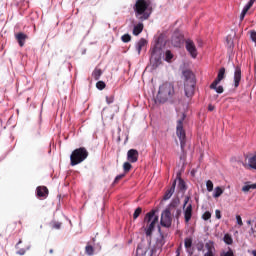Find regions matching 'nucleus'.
Returning <instances> with one entry per match:
<instances>
[{
  "instance_id": "1",
  "label": "nucleus",
  "mask_w": 256,
  "mask_h": 256,
  "mask_svg": "<svg viewBox=\"0 0 256 256\" xmlns=\"http://www.w3.org/2000/svg\"><path fill=\"white\" fill-rule=\"evenodd\" d=\"M173 95H175V87L172 83L166 82L159 86L157 99L160 100L161 103L169 101Z\"/></svg>"
},
{
  "instance_id": "2",
  "label": "nucleus",
  "mask_w": 256,
  "mask_h": 256,
  "mask_svg": "<svg viewBox=\"0 0 256 256\" xmlns=\"http://www.w3.org/2000/svg\"><path fill=\"white\" fill-rule=\"evenodd\" d=\"M184 75V90L186 97H193L195 93V75L190 70L183 72Z\"/></svg>"
},
{
  "instance_id": "3",
  "label": "nucleus",
  "mask_w": 256,
  "mask_h": 256,
  "mask_svg": "<svg viewBox=\"0 0 256 256\" xmlns=\"http://www.w3.org/2000/svg\"><path fill=\"white\" fill-rule=\"evenodd\" d=\"M135 11L136 17H138V19L141 21L149 19V16L151 15V8L149 7V3H147L145 0H137Z\"/></svg>"
},
{
  "instance_id": "4",
  "label": "nucleus",
  "mask_w": 256,
  "mask_h": 256,
  "mask_svg": "<svg viewBox=\"0 0 256 256\" xmlns=\"http://www.w3.org/2000/svg\"><path fill=\"white\" fill-rule=\"evenodd\" d=\"M144 223L146 224V235H151L153 231L155 230V227L159 225V216L155 214V211H151L146 214V217L144 219Z\"/></svg>"
},
{
  "instance_id": "5",
  "label": "nucleus",
  "mask_w": 256,
  "mask_h": 256,
  "mask_svg": "<svg viewBox=\"0 0 256 256\" xmlns=\"http://www.w3.org/2000/svg\"><path fill=\"white\" fill-rule=\"evenodd\" d=\"M89 156V152L85 148H78L74 150L70 156L71 165H79V163H83L86 158Z\"/></svg>"
},
{
  "instance_id": "6",
  "label": "nucleus",
  "mask_w": 256,
  "mask_h": 256,
  "mask_svg": "<svg viewBox=\"0 0 256 256\" xmlns=\"http://www.w3.org/2000/svg\"><path fill=\"white\" fill-rule=\"evenodd\" d=\"M173 209L174 207L170 206L162 212L160 220L162 227H171V223L173 221V218L171 217V212L173 211Z\"/></svg>"
},
{
  "instance_id": "7",
  "label": "nucleus",
  "mask_w": 256,
  "mask_h": 256,
  "mask_svg": "<svg viewBox=\"0 0 256 256\" xmlns=\"http://www.w3.org/2000/svg\"><path fill=\"white\" fill-rule=\"evenodd\" d=\"M225 79V68H221L218 72L217 79L210 85V89H214L216 93H223V86H217L221 81Z\"/></svg>"
},
{
  "instance_id": "8",
  "label": "nucleus",
  "mask_w": 256,
  "mask_h": 256,
  "mask_svg": "<svg viewBox=\"0 0 256 256\" xmlns=\"http://www.w3.org/2000/svg\"><path fill=\"white\" fill-rule=\"evenodd\" d=\"M189 203V197H185L184 201V217L186 223H189L191 221L192 213H193V206ZM188 204V205H187Z\"/></svg>"
},
{
  "instance_id": "9",
  "label": "nucleus",
  "mask_w": 256,
  "mask_h": 256,
  "mask_svg": "<svg viewBox=\"0 0 256 256\" xmlns=\"http://www.w3.org/2000/svg\"><path fill=\"white\" fill-rule=\"evenodd\" d=\"M161 44L159 42H157L154 47H152V52H151V61H153V59L155 61H159V59H161Z\"/></svg>"
},
{
  "instance_id": "10",
  "label": "nucleus",
  "mask_w": 256,
  "mask_h": 256,
  "mask_svg": "<svg viewBox=\"0 0 256 256\" xmlns=\"http://www.w3.org/2000/svg\"><path fill=\"white\" fill-rule=\"evenodd\" d=\"M186 50L193 59H197V47L192 40L186 41Z\"/></svg>"
},
{
  "instance_id": "11",
  "label": "nucleus",
  "mask_w": 256,
  "mask_h": 256,
  "mask_svg": "<svg viewBox=\"0 0 256 256\" xmlns=\"http://www.w3.org/2000/svg\"><path fill=\"white\" fill-rule=\"evenodd\" d=\"M139 159V152L135 149H130L127 152V160L130 163H137V160Z\"/></svg>"
},
{
  "instance_id": "12",
  "label": "nucleus",
  "mask_w": 256,
  "mask_h": 256,
  "mask_svg": "<svg viewBox=\"0 0 256 256\" xmlns=\"http://www.w3.org/2000/svg\"><path fill=\"white\" fill-rule=\"evenodd\" d=\"M204 256H215V244L211 241L206 242Z\"/></svg>"
},
{
  "instance_id": "13",
  "label": "nucleus",
  "mask_w": 256,
  "mask_h": 256,
  "mask_svg": "<svg viewBox=\"0 0 256 256\" xmlns=\"http://www.w3.org/2000/svg\"><path fill=\"white\" fill-rule=\"evenodd\" d=\"M256 0H250L246 7L243 8L241 14H240V21H243L245 19V16L247 15V11L253 7V4L255 3Z\"/></svg>"
},
{
  "instance_id": "14",
  "label": "nucleus",
  "mask_w": 256,
  "mask_h": 256,
  "mask_svg": "<svg viewBox=\"0 0 256 256\" xmlns=\"http://www.w3.org/2000/svg\"><path fill=\"white\" fill-rule=\"evenodd\" d=\"M176 133L181 141L185 139V130H183V122L181 120L178 121Z\"/></svg>"
},
{
  "instance_id": "15",
  "label": "nucleus",
  "mask_w": 256,
  "mask_h": 256,
  "mask_svg": "<svg viewBox=\"0 0 256 256\" xmlns=\"http://www.w3.org/2000/svg\"><path fill=\"white\" fill-rule=\"evenodd\" d=\"M147 47V40L145 39H140L137 43H136V50L138 52V55L141 54V51H143V49H145Z\"/></svg>"
},
{
  "instance_id": "16",
  "label": "nucleus",
  "mask_w": 256,
  "mask_h": 256,
  "mask_svg": "<svg viewBox=\"0 0 256 256\" xmlns=\"http://www.w3.org/2000/svg\"><path fill=\"white\" fill-rule=\"evenodd\" d=\"M239 83H241V68H236L234 73V87H239Z\"/></svg>"
},
{
  "instance_id": "17",
  "label": "nucleus",
  "mask_w": 256,
  "mask_h": 256,
  "mask_svg": "<svg viewBox=\"0 0 256 256\" xmlns=\"http://www.w3.org/2000/svg\"><path fill=\"white\" fill-rule=\"evenodd\" d=\"M233 39H235V33L229 34L226 37V45L229 47V49H233L234 47Z\"/></svg>"
},
{
  "instance_id": "18",
  "label": "nucleus",
  "mask_w": 256,
  "mask_h": 256,
  "mask_svg": "<svg viewBox=\"0 0 256 256\" xmlns=\"http://www.w3.org/2000/svg\"><path fill=\"white\" fill-rule=\"evenodd\" d=\"M48 194H49V190L47 189V187H38L37 188L38 197H47Z\"/></svg>"
},
{
  "instance_id": "19",
  "label": "nucleus",
  "mask_w": 256,
  "mask_h": 256,
  "mask_svg": "<svg viewBox=\"0 0 256 256\" xmlns=\"http://www.w3.org/2000/svg\"><path fill=\"white\" fill-rule=\"evenodd\" d=\"M176 184L178 185V189H180V191H185V181H183L181 178L176 179L173 183L174 189Z\"/></svg>"
},
{
  "instance_id": "20",
  "label": "nucleus",
  "mask_w": 256,
  "mask_h": 256,
  "mask_svg": "<svg viewBox=\"0 0 256 256\" xmlns=\"http://www.w3.org/2000/svg\"><path fill=\"white\" fill-rule=\"evenodd\" d=\"M143 23H139V24H136L134 25V28H133V35H140V33L143 32Z\"/></svg>"
},
{
  "instance_id": "21",
  "label": "nucleus",
  "mask_w": 256,
  "mask_h": 256,
  "mask_svg": "<svg viewBox=\"0 0 256 256\" xmlns=\"http://www.w3.org/2000/svg\"><path fill=\"white\" fill-rule=\"evenodd\" d=\"M16 39L18 40L20 47H23V45H25V40L27 39V35L23 33H19L16 35Z\"/></svg>"
},
{
  "instance_id": "22",
  "label": "nucleus",
  "mask_w": 256,
  "mask_h": 256,
  "mask_svg": "<svg viewBox=\"0 0 256 256\" xmlns=\"http://www.w3.org/2000/svg\"><path fill=\"white\" fill-rule=\"evenodd\" d=\"M248 167H250V169H256V154L248 158Z\"/></svg>"
},
{
  "instance_id": "23",
  "label": "nucleus",
  "mask_w": 256,
  "mask_h": 256,
  "mask_svg": "<svg viewBox=\"0 0 256 256\" xmlns=\"http://www.w3.org/2000/svg\"><path fill=\"white\" fill-rule=\"evenodd\" d=\"M173 193H175V185H173L171 187L170 190H168L165 195H164V200L167 201L168 199H171V197L173 196Z\"/></svg>"
},
{
  "instance_id": "24",
  "label": "nucleus",
  "mask_w": 256,
  "mask_h": 256,
  "mask_svg": "<svg viewBox=\"0 0 256 256\" xmlns=\"http://www.w3.org/2000/svg\"><path fill=\"white\" fill-rule=\"evenodd\" d=\"M221 195H223V188L218 186L214 189L213 197L217 199L218 197H221Z\"/></svg>"
},
{
  "instance_id": "25",
  "label": "nucleus",
  "mask_w": 256,
  "mask_h": 256,
  "mask_svg": "<svg viewBox=\"0 0 256 256\" xmlns=\"http://www.w3.org/2000/svg\"><path fill=\"white\" fill-rule=\"evenodd\" d=\"M185 249L189 252L191 246L193 245V240L191 238H186L184 241Z\"/></svg>"
},
{
  "instance_id": "26",
  "label": "nucleus",
  "mask_w": 256,
  "mask_h": 256,
  "mask_svg": "<svg viewBox=\"0 0 256 256\" xmlns=\"http://www.w3.org/2000/svg\"><path fill=\"white\" fill-rule=\"evenodd\" d=\"M224 243H226V245H231L233 243V238L231 237V235L225 234Z\"/></svg>"
},
{
  "instance_id": "27",
  "label": "nucleus",
  "mask_w": 256,
  "mask_h": 256,
  "mask_svg": "<svg viewBox=\"0 0 256 256\" xmlns=\"http://www.w3.org/2000/svg\"><path fill=\"white\" fill-rule=\"evenodd\" d=\"M171 59H173V53H171V51L167 50L165 53V61H167L169 63L171 61Z\"/></svg>"
},
{
  "instance_id": "28",
  "label": "nucleus",
  "mask_w": 256,
  "mask_h": 256,
  "mask_svg": "<svg viewBox=\"0 0 256 256\" xmlns=\"http://www.w3.org/2000/svg\"><path fill=\"white\" fill-rule=\"evenodd\" d=\"M220 256H235L233 250L229 249L228 251H223Z\"/></svg>"
},
{
  "instance_id": "29",
  "label": "nucleus",
  "mask_w": 256,
  "mask_h": 256,
  "mask_svg": "<svg viewBox=\"0 0 256 256\" xmlns=\"http://www.w3.org/2000/svg\"><path fill=\"white\" fill-rule=\"evenodd\" d=\"M101 70L100 69H96V70H94V72H93V77H94V79H99V77H101Z\"/></svg>"
},
{
  "instance_id": "30",
  "label": "nucleus",
  "mask_w": 256,
  "mask_h": 256,
  "mask_svg": "<svg viewBox=\"0 0 256 256\" xmlns=\"http://www.w3.org/2000/svg\"><path fill=\"white\" fill-rule=\"evenodd\" d=\"M207 191L211 192L213 191V182L211 180H208L206 182Z\"/></svg>"
},
{
  "instance_id": "31",
  "label": "nucleus",
  "mask_w": 256,
  "mask_h": 256,
  "mask_svg": "<svg viewBox=\"0 0 256 256\" xmlns=\"http://www.w3.org/2000/svg\"><path fill=\"white\" fill-rule=\"evenodd\" d=\"M202 219H204V221H209V219H211V212L207 211L202 215Z\"/></svg>"
},
{
  "instance_id": "32",
  "label": "nucleus",
  "mask_w": 256,
  "mask_h": 256,
  "mask_svg": "<svg viewBox=\"0 0 256 256\" xmlns=\"http://www.w3.org/2000/svg\"><path fill=\"white\" fill-rule=\"evenodd\" d=\"M123 169H124V171H126V172L131 171V163L125 162V163L123 164Z\"/></svg>"
},
{
  "instance_id": "33",
  "label": "nucleus",
  "mask_w": 256,
  "mask_h": 256,
  "mask_svg": "<svg viewBox=\"0 0 256 256\" xmlns=\"http://www.w3.org/2000/svg\"><path fill=\"white\" fill-rule=\"evenodd\" d=\"M122 41L123 43H129V41H131V36L129 34L123 35Z\"/></svg>"
},
{
  "instance_id": "34",
  "label": "nucleus",
  "mask_w": 256,
  "mask_h": 256,
  "mask_svg": "<svg viewBox=\"0 0 256 256\" xmlns=\"http://www.w3.org/2000/svg\"><path fill=\"white\" fill-rule=\"evenodd\" d=\"M96 87L97 89H100V91L103 90V88L105 87V82L103 81L97 82Z\"/></svg>"
},
{
  "instance_id": "35",
  "label": "nucleus",
  "mask_w": 256,
  "mask_h": 256,
  "mask_svg": "<svg viewBox=\"0 0 256 256\" xmlns=\"http://www.w3.org/2000/svg\"><path fill=\"white\" fill-rule=\"evenodd\" d=\"M113 101H115V97H113V96H107L106 97V103L108 105H111V103H113Z\"/></svg>"
},
{
  "instance_id": "36",
  "label": "nucleus",
  "mask_w": 256,
  "mask_h": 256,
  "mask_svg": "<svg viewBox=\"0 0 256 256\" xmlns=\"http://www.w3.org/2000/svg\"><path fill=\"white\" fill-rule=\"evenodd\" d=\"M249 189H256V184L251 185V186H244L242 188V191L247 192V191H249Z\"/></svg>"
},
{
  "instance_id": "37",
  "label": "nucleus",
  "mask_w": 256,
  "mask_h": 256,
  "mask_svg": "<svg viewBox=\"0 0 256 256\" xmlns=\"http://www.w3.org/2000/svg\"><path fill=\"white\" fill-rule=\"evenodd\" d=\"M139 215H141V208H137L133 214V218L137 219V217H139Z\"/></svg>"
},
{
  "instance_id": "38",
  "label": "nucleus",
  "mask_w": 256,
  "mask_h": 256,
  "mask_svg": "<svg viewBox=\"0 0 256 256\" xmlns=\"http://www.w3.org/2000/svg\"><path fill=\"white\" fill-rule=\"evenodd\" d=\"M236 221H237V225H239L240 227H242V225H243V220L241 219V216L237 215V216H236Z\"/></svg>"
},
{
  "instance_id": "39",
  "label": "nucleus",
  "mask_w": 256,
  "mask_h": 256,
  "mask_svg": "<svg viewBox=\"0 0 256 256\" xmlns=\"http://www.w3.org/2000/svg\"><path fill=\"white\" fill-rule=\"evenodd\" d=\"M86 253L88 255H93V247L91 246H86Z\"/></svg>"
},
{
  "instance_id": "40",
  "label": "nucleus",
  "mask_w": 256,
  "mask_h": 256,
  "mask_svg": "<svg viewBox=\"0 0 256 256\" xmlns=\"http://www.w3.org/2000/svg\"><path fill=\"white\" fill-rule=\"evenodd\" d=\"M250 37H251L252 41H253L254 43H256V32H255V31H252V32H251Z\"/></svg>"
},
{
  "instance_id": "41",
  "label": "nucleus",
  "mask_w": 256,
  "mask_h": 256,
  "mask_svg": "<svg viewBox=\"0 0 256 256\" xmlns=\"http://www.w3.org/2000/svg\"><path fill=\"white\" fill-rule=\"evenodd\" d=\"M215 215H216V219H221V211L216 210Z\"/></svg>"
},
{
  "instance_id": "42",
  "label": "nucleus",
  "mask_w": 256,
  "mask_h": 256,
  "mask_svg": "<svg viewBox=\"0 0 256 256\" xmlns=\"http://www.w3.org/2000/svg\"><path fill=\"white\" fill-rule=\"evenodd\" d=\"M125 177V174H121L116 176L115 181H119V179H123Z\"/></svg>"
},
{
  "instance_id": "43",
  "label": "nucleus",
  "mask_w": 256,
  "mask_h": 256,
  "mask_svg": "<svg viewBox=\"0 0 256 256\" xmlns=\"http://www.w3.org/2000/svg\"><path fill=\"white\" fill-rule=\"evenodd\" d=\"M54 228H55V229H61V223L57 222V223L54 225Z\"/></svg>"
},
{
  "instance_id": "44",
  "label": "nucleus",
  "mask_w": 256,
  "mask_h": 256,
  "mask_svg": "<svg viewBox=\"0 0 256 256\" xmlns=\"http://www.w3.org/2000/svg\"><path fill=\"white\" fill-rule=\"evenodd\" d=\"M208 109H209V111H213V110L215 109V106L209 105V106H208Z\"/></svg>"
},
{
  "instance_id": "45",
  "label": "nucleus",
  "mask_w": 256,
  "mask_h": 256,
  "mask_svg": "<svg viewBox=\"0 0 256 256\" xmlns=\"http://www.w3.org/2000/svg\"><path fill=\"white\" fill-rule=\"evenodd\" d=\"M251 254H252L253 256H256V251L253 250V251L251 252Z\"/></svg>"
},
{
  "instance_id": "46",
  "label": "nucleus",
  "mask_w": 256,
  "mask_h": 256,
  "mask_svg": "<svg viewBox=\"0 0 256 256\" xmlns=\"http://www.w3.org/2000/svg\"><path fill=\"white\" fill-rule=\"evenodd\" d=\"M248 225H251V221H248Z\"/></svg>"
}]
</instances>
